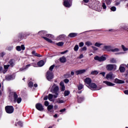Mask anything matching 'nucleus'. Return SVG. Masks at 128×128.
I'll return each instance as SVG.
<instances>
[{
    "instance_id": "10",
    "label": "nucleus",
    "mask_w": 128,
    "mask_h": 128,
    "mask_svg": "<svg viewBox=\"0 0 128 128\" xmlns=\"http://www.w3.org/2000/svg\"><path fill=\"white\" fill-rule=\"evenodd\" d=\"M16 50H18V52H20V50H26V47L24 46V45L22 44L21 46V47H20V46H17L16 47Z\"/></svg>"
},
{
    "instance_id": "52",
    "label": "nucleus",
    "mask_w": 128,
    "mask_h": 128,
    "mask_svg": "<svg viewBox=\"0 0 128 128\" xmlns=\"http://www.w3.org/2000/svg\"><path fill=\"white\" fill-rule=\"evenodd\" d=\"M68 52V50H66L64 51V52H60V54H66V52Z\"/></svg>"
},
{
    "instance_id": "64",
    "label": "nucleus",
    "mask_w": 128,
    "mask_h": 128,
    "mask_svg": "<svg viewBox=\"0 0 128 128\" xmlns=\"http://www.w3.org/2000/svg\"><path fill=\"white\" fill-rule=\"evenodd\" d=\"M58 117V115L56 114L54 115V118H57Z\"/></svg>"
},
{
    "instance_id": "9",
    "label": "nucleus",
    "mask_w": 128,
    "mask_h": 128,
    "mask_svg": "<svg viewBox=\"0 0 128 128\" xmlns=\"http://www.w3.org/2000/svg\"><path fill=\"white\" fill-rule=\"evenodd\" d=\"M68 0H64V4L66 8H70V6H72V4L70 3Z\"/></svg>"
},
{
    "instance_id": "5",
    "label": "nucleus",
    "mask_w": 128,
    "mask_h": 128,
    "mask_svg": "<svg viewBox=\"0 0 128 128\" xmlns=\"http://www.w3.org/2000/svg\"><path fill=\"white\" fill-rule=\"evenodd\" d=\"M46 76L48 80H52V78H54V74H52V71H48Z\"/></svg>"
},
{
    "instance_id": "23",
    "label": "nucleus",
    "mask_w": 128,
    "mask_h": 128,
    "mask_svg": "<svg viewBox=\"0 0 128 128\" xmlns=\"http://www.w3.org/2000/svg\"><path fill=\"white\" fill-rule=\"evenodd\" d=\"M120 72H124V71L126 70V68L122 66V65H120Z\"/></svg>"
},
{
    "instance_id": "14",
    "label": "nucleus",
    "mask_w": 128,
    "mask_h": 128,
    "mask_svg": "<svg viewBox=\"0 0 128 128\" xmlns=\"http://www.w3.org/2000/svg\"><path fill=\"white\" fill-rule=\"evenodd\" d=\"M86 71V70L84 69L82 70H78L76 72V74L77 76H78V74H84V72Z\"/></svg>"
},
{
    "instance_id": "33",
    "label": "nucleus",
    "mask_w": 128,
    "mask_h": 128,
    "mask_svg": "<svg viewBox=\"0 0 128 128\" xmlns=\"http://www.w3.org/2000/svg\"><path fill=\"white\" fill-rule=\"evenodd\" d=\"M66 36L64 35V34H62V35H60L58 37V40H64Z\"/></svg>"
},
{
    "instance_id": "49",
    "label": "nucleus",
    "mask_w": 128,
    "mask_h": 128,
    "mask_svg": "<svg viewBox=\"0 0 128 128\" xmlns=\"http://www.w3.org/2000/svg\"><path fill=\"white\" fill-rule=\"evenodd\" d=\"M28 84V86L32 87V86L34 84L32 83V82H29Z\"/></svg>"
},
{
    "instance_id": "43",
    "label": "nucleus",
    "mask_w": 128,
    "mask_h": 128,
    "mask_svg": "<svg viewBox=\"0 0 128 128\" xmlns=\"http://www.w3.org/2000/svg\"><path fill=\"white\" fill-rule=\"evenodd\" d=\"M106 4H110V2H112V0H106Z\"/></svg>"
},
{
    "instance_id": "19",
    "label": "nucleus",
    "mask_w": 128,
    "mask_h": 128,
    "mask_svg": "<svg viewBox=\"0 0 128 128\" xmlns=\"http://www.w3.org/2000/svg\"><path fill=\"white\" fill-rule=\"evenodd\" d=\"M103 82L104 84H107V86H112L114 85V84L108 81H104Z\"/></svg>"
},
{
    "instance_id": "36",
    "label": "nucleus",
    "mask_w": 128,
    "mask_h": 128,
    "mask_svg": "<svg viewBox=\"0 0 128 128\" xmlns=\"http://www.w3.org/2000/svg\"><path fill=\"white\" fill-rule=\"evenodd\" d=\"M98 74V70H93L91 72V74Z\"/></svg>"
},
{
    "instance_id": "53",
    "label": "nucleus",
    "mask_w": 128,
    "mask_h": 128,
    "mask_svg": "<svg viewBox=\"0 0 128 128\" xmlns=\"http://www.w3.org/2000/svg\"><path fill=\"white\" fill-rule=\"evenodd\" d=\"M18 124L20 126H22V122H18Z\"/></svg>"
},
{
    "instance_id": "54",
    "label": "nucleus",
    "mask_w": 128,
    "mask_h": 128,
    "mask_svg": "<svg viewBox=\"0 0 128 128\" xmlns=\"http://www.w3.org/2000/svg\"><path fill=\"white\" fill-rule=\"evenodd\" d=\"M70 82V80L68 79H65L64 80V82H65V84H68V82Z\"/></svg>"
},
{
    "instance_id": "57",
    "label": "nucleus",
    "mask_w": 128,
    "mask_h": 128,
    "mask_svg": "<svg viewBox=\"0 0 128 128\" xmlns=\"http://www.w3.org/2000/svg\"><path fill=\"white\" fill-rule=\"evenodd\" d=\"M125 94H128V90L124 91Z\"/></svg>"
},
{
    "instance_id": "6",
    "label": "nucleus",
    "mask_w": 128,
    "mask_h": 128,
    "mask_svg": "<svg viewBox=\"0 0 128 128\" xmlns=\"http://www.w3.org/2000/svg\"><path fill=\"white\" fill-rule=\"evenodd\" d=\"M94 59L95 60H98V62H104L106 60V58L104 57V56H96L94 58Z\"/></svg>"
},
{
    "instance_id": "16",
    "label": "nucleus",
    "mask_w": 128,
    "mask_h": 128,
    "mask_svg": "<svg viewBox=\"0 0 128 128\" xmlns=\"http://www.w3.org/2000/svg\"><path fill=\"white\" fill-rule=\"evenodd\" d=\"M114 82L116 84H124V81L116 78L114 80Z\"/></svg>"
},
{
    "instance_id": "15",
    "label": "nucleus",
    "mask_w": 128,
    "mask_h": 128,
    "mask_svg": "<svg viewBox=\"0 0 128 128\" xmlns=\"http://www.w3.org/2000/svg\"><path fill=\"white\" fill-rule=\"evenodd\" d=\"M10 65L8 64V65H4V70L2 71V72L3 74H6L7 72H8V68H10Z\"/></svg>"
},
{
    "instance_id": "38",
    "label": "nucleus",
    "mask_w": 128,
    "mask_h": 128,
    "mask_svg": "<svg viewBox=\"0 0 128 128\" xmlns=\"http://www.w3.org/2000/svg\"><path fill=\"white\" fill-rule=\"evenodd\" d=\"M68 94H70V92H69V91L66 90V91L64 92V96H68Z\"/></svg>"
},
{
    "instance_id": "45",
    "label": "nucleus",
    "mask_w": 128,
    "mask_h": 128,
    "mask_svg": "<svg viewBox=\"0 0 128 128\" xmlns=\"http://www.w3.org/2000/svg\"><path fill=\"white\" fill-rule=\"evenodd\" d=\"M122 50H124V52H126V50H128V48H126L125 46H124V45H122Z\"/></svg>"
},
{
    "instance_id": "60",
    "label": "nucleus",
    "mask_w": 128,
    "mask_h": 128,
    "mask_svg": "<svg viewBox=\"0 0 128 128\" xmlns=\"http://www.w3.org/2000/svg\"><path fill=\"white\" fill-rule=\"evenodd\" d=\"M2 70H4L2 67H0V71L2 72Z\"/></svg>"
},
{
    "instance_id": "41",
    "label": "nucleus",
    "mask_w": 128,
    "mask_h": 128,
    "mask_svg": "<svg viewBox=\"0 0 128 128\" xmlns=\"http://www.w3.org/2000/svg\"><path fill=\"white\" fill-rule=\"evenodd\" d=\"M110 10L112 12H116V8L115 6H112Z\"/></svg>"
},
{
    "instance_id": "21",
    "label": "nucleus",
    "mask_w": 128,
    "mask_h": 128,
    "mask_svg": "<svg viewBox=\"0 0 128 128\" xmlns=\"http://www.w3.org/2000/svg\"><path fill=\"white\" fill-rule=\"evenodd\" d=\"M60 88H61L62 92H64V90H66V87L64 86V82H61L60 83Z\"/></svg>"
},
{
    "instance_id": "1",
    "label": "nucleus",
    "mask_w": 128,
    "mask_h": 128,
    "mask_svg": "<svg viewBox=\"0 0 128 128\" xmlns=\"http://www.w3.org/2000/svg\"><path fill=\"white\" fill-rule=\"evenodd\" d=\"M58 86H56L55 84H53V86H52V88L50 89L51 92H52L53 94H55L54 95V98H56V97L58 96L59 92H58Z\"/></svg>"
},
{
    "instance_id": "27",
    "label": "nucleus",
    "mask_w": 128,
    "mask_h": 128,
    "mask_svg": "<svg viewBox=\"0 0 128 128\" xmlns=\"http://www.w3.org/2000/svg\"><path fill=\"white\" fill-rule=\"evenodd\" d=\"M42 38H44L45 40H46V42H52V41L50 40V39L47 38L46 37L42 36Z\"/></svg>"
},
{
    "instance_id": "39",
    "label": "nucleus",
    "mask_w": 128,
    "mask_h": 128,
    "mask_svg": "<svg viewBox=\"0 0 128 128\" xmlns=\"http://www.w3.org/2000/svg\"><path fill=\"white\" fill-rule=\"evenodd\" d=\"M84 88V86L82 84H80L78 86V89L79 90H82V88Z\"/></svg>"
},
{
    "instance_id": "18",
    "label": "nucleus",
    "mask_w": 128,
    "mask_h": 128,
    "mask_svg": "<svg viewBox=\"0 0 128 128\" xmlns=\"http://www.w3.org/2000/svg\"><path fill=\"white\" fill-rule=\"evenodd\" d=\"M52 98H54V95L52 94H49L48 96V100H50V102H54V100L52 99Z\"/></svg>"
},
{
    "instance_id": "56",
    "label": "nucleus",
    "mask_w": 128,
    "mask_h": 128,
    "mask_svg": "<svg viewBox=\"0 0 128 128\" xmlns=\"http://www.w3.org/2000/svg\"><path fill=\"white\" fill-rule=\"evenodd\" d=\"M100 74H102V76H104L106 75V72H100Z\"/></svg>"
},
{
    "instance_id": "11",
    "label": "nucleus",
    "mask_w": 128,
    "mask_h": 128,
    "mask_svg": "<svg viewBox=\"0 0 128 128\" xmlns=\"http://www.w3.org/2000/svg\"><path fill=\"white\" fill-rule=\"evenodd\" d=\"M106 78L107 80H112V78H114V76L112 72H110L106 75Z\"/></svg>"
},
{
    "instance_id": "35",
    "label": "nucleus",
    "mask_w": 128,
    "mask_h": 128,
    "mask_svg": "<svg viewBox=\"0 0 128 128\" xmlns=\"http://www.w3.org/2000/svg\"><path fill=\"white\" fill-rule=\"evenodd\" d=\"M78 45H76L74 48V52H78Z\"/></svg>"
},
{
    "instance_id": "28",
    "label": "nucleus",
    "mask_w": 128,
    "mask_h": 128,
    "mask_svg": "<svg viewBox=\"0 0 128 128\" xmlns=\"http://www.w3.org/2000/svg\"><path fill=\"white\" fill-rule=\"evenodd\" d=\"M85 44L87 46H92V43L90 41L86 42Z\"/></svg>"
},
{
    "instance_id": "62",
    "label": "nucleus",
    "mask_w": 128,
    "mask_h": 128,
    "mask_svg": "<svg viewBox=\"0 0 128 128\" xmlns=\"http://www.w3.org/2000/svg\"><path fill=\"white\" fill-rule=\"evenodd\" d=\"M74 72H71V75L74 76Z\"/></svg>"
},
{
    "instance_id": "46",
    "label": "nucleus",
    "mask_w": 128,
    "mask_h": 128,
    "mask_svg": "<svg viewBox=\"0 0 128 128\" xmlns=\"http://www.w3.org/2000/svg\"><path fill=\"white\" fill-rule=\"evenodd\" d=\"M52 108H54V106H52V105H49L48 107V110H52Z\"/></svg>"
},
{
    "instance_id": "55",
    "label": "nucleus",
    "mask_w": 128,
    "mask_h": 128,
    "mask_svg": "<svg viewBox=\"0 0 128 128\" xmlns=\"http://www.w3.org/2000/svg\"><path fill=\"white\" fill-rule=\"evenodd\" d=\"M66 112V108L60 110V112Z\"/></svg>"
},
{
    "instance_id": "32",
    "label": "nucleus",
    "mask_w": 128,
    "mask_h": 128,
    "mask_svg": "<svg viewBox=\"0 0 128 128\" xmlns=\"http://www.w3.org/2000/svg\"><path fill=\"white\" fill-rule=\"evenodd\" d=\"M86 50H88V48H86V46H84L80 48V52H86Z\"/></svg>"
},
{
    "instance_id": "22",
    "label": "nucleus",
    "mask_w": 128,
    "mask_h": 128,
    "mask_svg": "<svg viewBox=\"0 0 128 128\" xmlns=\"http://www.w3.org/2000/svg\"><path fill=\"white\" fill-rule=\"evenodd\" d=\"M32 54H33L35 56H38V58H40L42 56H40V54H38V53L36 52V51H34V50H33L32 52Z\"/></svg>"
},
{
    "instance_id": "47",
    "label": "nucleus",
    "mask_w": 128,
    "mask_h": 128,
    "mask_svg": "<svg viewBox=\"0 0 128 128\" xmlns=\"http://www.w3.org/2000/svg\"><path fill=\"white\" fill-rule=\"evenodd\" d=\"M28 66H30V64L26 65V68H21V69H20V70H26V68H28Z\"/></svg>"
},
{
    "instance_id": "34",
    "label": "nucleus",
    "mask_w": 128,
    "mask_h": 128,
    "mask_svg": "<svg viewBox=\"0 0 128 128\" xmlns=\"http://www.w3.org/2000/svg\"><path fill=\"white\" fill-rule=\"evenodd\" d=\"M6 78L7 80H10L12 78V76H6Z\"/></svg>"
},
{
    "instance_id": "50",
    "label": "nucleus",
    "mask_w": 128,
    "mask_h": 128,
    "mask_svg": "<svg viewBox=\"0 0 128 128\" xmlns=\"http://www.w3.org/2000/svg\"><path fill=\"white\" fill-rule=\"evenodd\" d=\"M44 104L46 106H48V102L45 101Z\"/></svg>"
},
{
    "instance_id": "4",
    "label": "nucleus",
    "mask_w": 128,
    "mask_h": 128,
    "mask_svg": "<svg viewBox=\"0 0 128 128\" xmlns=\"http://www.w3.org/2000/svg\"><path fill=\"white\" fill-rule=\"evenodd\" d=\"M14 102H18V104H20V102H22V98H18V94H16V92L14 93Z\"/></svg>"
},
{
    "instance_id": "37",
    "label": "nucleus",
    "mask_w": 128,
    "mask_h": 128,
    "mask_svg": "<svg viewBox=\"0 0 128 128\" xmlns=\"http://www.w3.org/2000/svg\"><path fill=\"white\" fill-rule=\"evenodd\" d=\"M58 46H64V42H59L56 44Z\"/></svg>"
},
{
    "instance_id": "25",
    "label": "nucleus",
    "mask_w": 128,
    "mask_h": 128,
    "mask_svg": "<svg viewBox=\"0 0 128 128\" xmlns=\"http://www.w3.org/2000/svg\"><path fill=\"white\" fill-rule=\"evenodd\" d=\"M78 36V34L76 33H70L69 34L68 36L70 38H74V36Z\"/></svg>"
},
{
    "instance_id": "42",
    "label": "nucleus",
    "mask_w": 128,
    "mask_h": 128,
    "mask_svg": "<svg viewBox=\"0 0 128 128\" xmlns=\"http://www.w3.org/2000/svg\"><path fill=\"white\" fill-rule=\"evenodd\" d=\"M54 65H52L49 68V70H50V72H52V70H54Z\"/></svg>"
},
{
    "instance_id": "3",
    "label": "nucleus",
    "mask_w": 128,
    "mask_h": 128,
    "mask_svg": "<svg viewBox=\"0 0 128 128\" xmlns=\"http://www.w3.org/2000/svg\"><path fill=\"white\" fill-rule=\"evenodd\" d=\"M7 114H12L14 112V107L12 106H6L5 108Z\"/></svg>"
},
{
    "instance_id": "30",
    "label": "nucleus",
    "mask_w": 128,
    "mask_h": 128,
    "mask_svg": "<svg viewBox=\"0 0 128 128\" xmlns=\"http://www.w3.org/2000/svg\"><path fill=\"white\" fill-rule=\"evenodd\" d=\"M110 62L111 64H116V59L112 58L110 59Z\"/></svg>"
},
{
    "instance_id": "44",
    "label": "nucleus",
    "mask_w": 128,
    "mask_h": 128,
    "mask_svg": "<svg viewBox=\"0 0 128 128\" xmlns=\"http://www.w3.org/2000/svg\"><path fill=\"white\" fill-rule=\"evenodd\" d=\"M84 44L83 42H81L79 43V46L80 48L82 47V46H84Z\"/></svg>"
},
{
    "instance_id": "7",
    "label": "nucleus",
    "mask_w": 128,
    "mask_h": 128,
    "mask_svg": "<svg viewBox=\"0 0 128 128\" xmlns=\"http://www.w3.org/2000/svg\"><path fill=\"white\" fill-rule=\"evenodd\" d=\"M36 110L42 112L44 110V106H42V104H40V103H38L36 104Z\"/></svg>"
},
{
    "instance_id": "58",
    "label": "nucleus",
    "mask_w": 128,
    "mask_h": 128,
    "mask_svg": "<svg viewBox=\"0 0 128 128\" xmlns=\"http://www.w3.org/2000/svg\"><path fill=\"white\" fill-rule=\"evenodd\" d=\"M84 58V55L82 54H81L80 56H79V58Z\"/></svg>"
},
{
    "instance_id": "31",
    "label": "nucleus",
    "mask_w": 128,
    "mask_h": 128,
    "mask_svg": "<svg viewBox=\"0 0 128 128\" xmlns=\"http://www.w3.org/2000/svg\"><path fill=\"white\" fill-rule=\"evenodd\" d=\"M94 46H97L98 48H100V46H102V44H100L96 42L95 43Z\"/></svg>"
},
{
    "instance_id": "59",
    "label": "nucleus",
    "mask_w": 128,
    "mask_h": 128,
    "mask_svg": "<svg viewBox=\"0 0 128 128\" xmlns=\"http://www.w3.org/2000/svg\"><path fill=\"white\" fill-rule=\"evenodd\" d=\"M48 96H46L44 98V100H48Z\"/></svg>"
},
{
    "instance_id": "29",
    "label": "nucleus",
    "mask_w": 128,
    "mask_h": 128,
    "mask_svg": "<svg viewBox=\"0 0 128 128\" xmlns=\"http://www.w3.org/2000/svg\"><path fill=\"white\" fill-rule=\"evenodd\" d=\"M56 102H58V104H64V102L63 100H60V99L58 98L56 100Z\"/></svg>"
},
{
    "instance_id": "12",
    "label": "nucleus",
    "mask_w": 128,
    "mask_h": 128,
    "mask_svg": "<svg viewBox=\"0 0 128 128\" xmlns=\"http://www.w3.org/2000/svg\"><path fill=\"white\" fill-rule=\"evenodd\" d=\"M88 88H90V90H94V88H96V84L94 83H90V84H89L88 86H87Z\"/></svg>"
},
{
    "instance_id": "17",
    "label": "nucleus",
    "mask_w": 128,
    "mask_h": 128,
    "mask_svg": "<svg viewBox=\"0 0 128 128\" xmlns=\"http://www.w3.org/2000/svg\"><path fill=\"white\" fill-rule=\"evenodd\" d=\"M60 62L64 63L66 62V58L64 56L61 57L60 58Z\"/></svg>"
},
{
    "instance_id": "13",
    "label": "nucleus",
    "mask_w": 128,
    "mask_h": 128,
    "mask_svg": "<svg viewBox=\"0 0 128 128\" xmlns=\"http://www.w3.org/2000/svg\"><path fill=\"white\" fill-rule=\"evenodd\" d=\"M103 50H107V52H112V46H104Z\"/></svg>"
},
{
    "instance_id": "40",
    "label": "nucleus",
    "mask_w": 128,
    "mask_h": 128,
    "mask_svg": "<svg viewBox=\"0 0 128 128\" xmlns=\"http://www.w3.org/2000/svg\"><path fill=\"white\" fill-rule=\"evenodd\" d=\"M46 36H47L48 38H54V35H52L50 34H46Z\"/></svg>"
},
{
    "instance_id": "26",
    "label": "nucleus",
    "mask_w": 128,
    "mask_h": 128,
    "mask_svg": "<svg viewBox=\"0 0 128 128\" xmlns=\"http://www.w3.org/2000/svg\"><path fill=\"white\" fill-rule=\"evenodd\" d=\"M111 52H120V49L118 48H115L114 49H111Z\"/></svg>"
},
{
    "instance_id": "48",
    "label": "nucleus",
    "mask_w": 128,
    "mask_h": 128,
    "mask_svg": "<svg viewBox=\"0 0 128 128\" xmlns=\"http://www.w3.org/2000/svg\"><path fill=\"white\" fill-rule=\"evenodd\" d=\"M104 10H106V4L105 3H103L102 4V6Z\"/></svg>"
},
{
    "instance_id": "20",
    "label": "nucleus",
    "mask_w": 128,
    "mask_h": 128,
    "mask_svg": "<svg viewBox=\"0 0 128 128\" xmlns=\"http://www.w3.org/2000/svg\"><path fill=\"white\" fill-rule=\"evenodd\" d=\"M44 64V62L42 60H40L38 62V66H42Z\"/></svg>"
},
{
    "instance_id": "24",
    "label": "nucleus",
    "mask_w": 128,
    "mask_h": 128,
    "mask_svg": "<svg viewBox=\"0 0 128 128\" xmlns=\"http://www.w3.org/2000/svg\"><path fill=\"white\" fill-rule=\"evenodd\" d=\"M8 64H10V66L12 68V66H14V61L12 60H11L9 61Z\"/></svg>"
},
{
    "instance_id": "63",
    "label": "nucleus",
    "mask_w": 128,
    "mask_h": 128,
    "mask_svg": "<svg viewBox=\"0 0 128 128\" xmlns=\"http://www.w3.org/2000/svg\"><path fill=\"white\" fill-rule=\"evenodd\" d=\"M34 86L35 88H38V84H34Z\"/></svg>"
},
{
    "instance_id": "8",
    "label": "nucleus",
    "mask_w": 128,
    "mask_h": 128,
    "mask_svg": "<svg viewBox=\"0 0 128 128\" xmlns=\"http://www.w3.org/2000/svg\"><path fill=\"white\" fill-rule=\"evenodd\" d=\"M84 82L86 86H88L92 83V79L90 78H87L84 80Z\"/></svg>"
},
{
    "instance_id": "61",
    "label": "nucleus",
    "mask_w": 128,
    "mask_h": 128,
    "mask_svg": "<svg viewBox=\"0 0 128 128\" xmlns=\"http://www.w3.org/2000/svg\"><path fill=\"white\" fill-rule=\"evenodd\" d=\"M84 0V2H88V0Z\"/></svg>"
},
{
    "instance_id": "51",
    "label": "nucleus",
    "mask_w": 128,
    "mask_h": 128,
    "mask_svg": "<svg viewBox=\"0 0 128 128\" xmlns=\"http://www.w3.org/2000/svg\"><path fill=\"white\" fill-rule=\"evenodd\" d=\"M92 48H93L94 50H98V48L96 46H92Z\"/></svg>"
},
{
    "instance_id": "2",
    "label": "nucleus",
    "mask_w": 128,
    "mask_h": 128,
    "mask_svg": "<svg viewBox=\"0 0 128 128\" xmlns=\"http://www.w3.org/2000/svg\"><path fill=\"white\" fill-rule=\"evenodd\" d=\"M107 70H116V65L109 64L106 66Z\"/></svg>"
}]
</instances>
